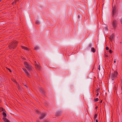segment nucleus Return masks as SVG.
<instances>
[{"instance_id": "29", "label": "nucleus", "mask_w": 122, "mask_h": 122, "mask_svg": "<svg viewBox=\"0 0 122 122\" xmlns=\"http://www.w3.org/2000/svg\"><path fill=\"white\" fill-rule=\"evenodd\" d=\"M120 21L121 24H122V17L121 18L120 20Z\"/></svg>"}, {"instance_id": "23", "label": "nucleus", "mask_w": 122, "mask_h": 122, "mask_svg": "<svg viewBox=\"0 0 122 122\" xmlns=\"http://www.w3.org/2000/svg\"><path fill=\"white\" fill-rule=\"evenodd\" d=\"M96 92L97 93V94H96V96H98L99 95V93L98 92V91H96Z\"/></svg>"}, {"instance_id": "34", "label": "nucleus", "mask_w": 122, "mask_h": 122, "mask_svg": "<svg viewBox=\"0 0 122 122\" xmlns=\"http://www.w3.org/2000/svg\"><path fill=\"white\" fill-rule=\"evenodd\" d=\"M36 111L38 113V114H39V113H40L39 112V111H38L37 110V111Z\"/></svg>"}, {"instance_id": "2", "label": "nucleus", "mask_w": 122, "mask_h": 122, "mask_svg": "<svg viewBox=\"0 0 122 122\" xmlns=\"http://www.w3.org/2000/svg\"><path fill=\"white\" fill-rule=\"evenodd\" d=\"M118 75V73L117 71H115L112 74H110L109 79L111 78L112 80H113V78L117 77Z\"/></svg>"}, {"instance_id": "13", "label": "nucleus", "mask_w": 122, "mask_h": 122, "mask_svg": "<svg viewBox=\"0 0 122 122\" xmlns=\"http://www.w3.org/2000/svg\"><path fill=\"white\" fill-rule=\"evenodd\" d=\"M25 73L26 74V75L27 77H30V75L28 71L25 72Z\"/></svg>"}, {"instance_id": "14", "label": "nucleus", "mask_w": 122, "mask_h": 122, "mask_svg": "<svg viewBox=\"0 0 122 122\" xmlns=\"http://www.w3.org/2000/svg\"><path fill=\"white\" fill-rule=\"evenodd\" d=\"M2 115L3 116V118H4V117H6V116L7 115L6 113L5 112H3L2 113Z\"/></svg>"}, {"instance_id": "9", "label": "nucleus", "mask_w": 122, "mask_h": 122, "mask_svg": "<svg viewBox=\"0 0 122 122\" xmlns=\"http://www.w3.org/2000/svg\"><path fill=\"white\" fill-rule=\"evenodd\" d=\"M114 34H112L110 36V39L111 41H112V40L114 39Z\"/></svg>"}, {"instance_id": "41", "label": "nucleus", "mask_w": 122, "mask_h": 122, "mask_svg": "<svg viewBox=\"0 0 122 122\" xmlns=\"http://www.w3.org/2000/svg\"><path fill=\"white\" fill-rule=\"evenodd\" d=\"M45 122H49L48 121H47V120H46L45 121Z\"/></svg>"}, {"instance_id": "1", "label": "nucleus", "mask_w": 122, "mask_h": 122, "mask_svg": "<svg viewBox=\"0 0 122 122\" xmlns=\"http://www.w3.org/2000/svg\"><path fill=\"white\" fill-rule=\"evenodd\" d=\"M17 41H14L10 43V45L9 46V47L10 49H15L17 47Z\"/></svg>"}, {"instance_id": "43", "label": "nucleus", "mask_w": 122, "mask_h": 122, "mask_svg": "<svg viewBox=\"0 0 122 122\" xmlns=\"http://www.w3.org/2000/svg\"><path fill=\"white\" fill-rule=\"evenodd\" d=\"M2 0H0V2Z\"/></svg>"}, {"instance_id": "12", "label": "nucleus", "mask_w": 122, "mask_h": 122, "mask_svg": "<svg viewBox=\"0 0 122 122\" xmlns=\"http://www.w3.org/2000/svg\"><path fill=\"white\" fill-rule=\"evenodd\" d=\"M2 111L6 112L4 109L2 107H0V112H1Z\"/></svg>"}, {"instance_id": "11", "label": "nucleus", "mask_w": 122, "mask_h": 122, "mask_svg": "<svg viewBox=\"0 0 122 122\" xmlns=\"http://www.w3.org/2000/svg\"><path fill=\"white\" fill-rule=\"evenodd\" d=\"M21 48H22V49L26 50H28V48L26 47L23 46H21Z\"/></svg>"}, {"instance_id": "8", "label": "nucleus", "mask_w": 122, "mask_h": 122, "mask_svg": "<svg viewBox=\"0 0 122 122\" xmlns=\"http://www.w3.org/2000/svg\"><path fill=\"white\" fill-rule=\"evenodd\" d=\"M39 90L42 93H44V91L43 88L42 87H40L39 88Z\"/></svg>"}, {"instance_id": "10", "label": "nucleus", "mask_w": 122, "mask_h": 122, "mask_svg": "<svg viewBox=\"0 0 122 122\" xmlns=\"http://www.w3.org/2000/svg\"><path fill=\"white\" fill-rule=\"evenodd\" d=\"M3 120L5 122H10V121L6 118H3Z\"/></svg>"}, {"instance_id": "28", "label": "nucleus", "mask_w": 122, "mask_h": 122, "mask_svg": "<svg viewBox=\"0 0 122 122\" xmlns=\"http://www.w3.org/2000/svg\"><path fill=\"white\" fill-rule=\"evenodd\" d=\"M109 52L110 53H111L112 52V51L111 50H110L109 51Z\"/></svg>"}, {"instance_id": "32", "label": "nucleus", "mask_w": 122, "mask_h": 122, "mask_svg": "<svg viewBox=\"0 0 122 122\" xmlns=\"http://www.w3.org/2000/svg\"><path fill=\"white\" fill-rule=\"evenodd\" d=\"M21 0H15L16 1V2H17V1H21Z\"/></svg>"}, {"instance_id": "27", "label": "nucleus", "mask_w": 122, "mask_h": 122, "mask_svg": "<svg viewBox=\"0 0 122 122\" xmlns=\"http://www.w3.org/2000/svg\"><path fill=\"white\" fill-rule=\"evenodd\" d=\"M36 66L37 68H39L40 67L38 65H37V64H36Z\"/></svg>"}, {"instance_id": "7", "label": "nucleus", "mask_w": 122, "mask_h": 122, "mask_svg": "<svg viewBox=\"0 0 122 122\" xmlns=\"http://www.w3.org/2000/svg\"><path fill=\"white\" fill-rule=\"evenodd\" d=\"M45 115L46 114L45 113H43L41 115V116L39 118L40 119H43Z\"/></svg>"}, {"instance_id": "25", "label": "nucleus", "mask_w": 122, "mask_h": 122, "mask_svg": "<svg viewBox=\"0 0 122 122\" xmlns=\"http://www.w3.org/2000/svg\"><path fill=\"white\" fill-rule=\"evenodd\" d=\"M104 56L106 57H108L109 56L107 54H105L104 55Z\"/></svg>"}, {"instance_id": "5", "label": "nucleus", "mask_w": 122, "mask_h": 122, "mask_svg": "<svg viewBox=\"0 0 122 122\" xmlns=\"http://www.w3.org/2000/svg\"><path fill=\"white\" fill-rule=\"evenodd\" d=\"M112 17H113L115 15H116V7L115 6L112 7Z\"/></svg>"}, {"instance_id": "38", "label": "nucleus", "mask_w": 122, "mask_h": 122, "mask_svg": "<svg viewBox=\"0 0 122 122\" xmlns=\"http://www.w3.org/2000/svg\"><path fill=\"white\" fill-rule=\"evenodd\" d=\"M102 100L101 101H100V103H102Z\"/></svg>"}, {"instance_id": "37", "label": "nucleus", "mask_w": 122, "mask_h": 122, "mask_svg": "<svg viewBox=\"0 0 122 122\" xmlns=\"http://www.w3.org/2000/svg\"><path fill=\"white\" fill-rule=\"evenodd\" d=\"M23 84L24 86H25L27 88V86L26 85H25V84Z\"/></svg>"}, {"instance_id": "16", "label": "nucleus", "mask_w": 122, "mask_h": 122, "mask_svg": "<svg viewBox=\"0 0 122 122\" xmlns=\"http://www.w3.org/2000/svg\"><path fill=\"white\" fill-rule=\"evenodd\" d=\"M35 23L36 24H37V25H39L40 24L38 20H36Z\"/></svg>"}, {"instance_id": "20", "label": "nucleus", "mask_w": 122, "mask_h": 122, "mask_svg": "<svg viewBox=\"0 0 122 122\" xmlns=\"http://www.w3.org/2000/svg\"><path fill=\"white\" fill-rule=\"evenodd\" d=\"M88 46L89 48H91L92 46V44H89L88 45Z\"/></svg>"}, {"instance_id": "3", "label": "nucleus", "mask_w": 122, "mask_h": 122, "mask_svg": "<svg viewBox=\"0 0 122 122\" xmlns=\"http://www.w3.org/2000/svg\"><path fill=\"white\" fill-rule=\"evenodd\" d=\"M24 64L25 66L28 71H30L32 70V66L28 64L27 62L26 61L25 62H24Z\"/></svg>"}, {"instance_id": "31", "label": "nucleus", "mask_w": 122, "mask_h": 122, "mask_svg": "<svg viewBox=\"0 0 122 122\" xmlns=\"http://www.w3.org/2000/svg\"><path fill=\"white\" fill-rule=\"evenodd\" d=\"M109 48L107 46L106 47V49L107 50H109Z\"/></svg>"}, {"instance_id": "39", "label": "nucleus", "mask_w": 122, "mask_h": 122, "mask_svg": "<svg viewBox=\"0 0 122 122\" xmlns=\"http://www.w3.org/2000/svg\"><path fill=\"white\" fill-rule=\"evenodd\" d=\"M96 122H98L97 119H96Z\"/></svg>"}, {"instance_id": "26", "label": "nucleus", "mask_w": 122, "mask_h": 122, "mask_svg": "<svg viewBox=\"0 0 122 122\" xmlns=\"http://www.w3.org/2000/svg\"><path fill=\"white\" fill-rule=\"evenodd\" d=\"M95 102H97V101H98L99 100V99L97 98H96L95 100Z\"/></svg>"}, {"instance_id": "42", "label": "nucleus", "mask_w": 122, "mask_h": 122, "mask_svg": "<svg viewBox=\"0 0 122 122\" xmlns=\"http://www.w3.org/2000/svg\"><path fill=\"white\" fill-rule=\"evenodd\" d=\"M116 61H114V63H116Z\"/></svg>"}, {"instance_id": "36", "label": "nucleus", "mask_w": 122, "mask_h": 122, "mask_svg": "<svg viewBox=\"0 0 122 122\" xmlns=\"http://www.w3.org/2000/svg\"><path fill=\"white\" fill-rule=\"evenodd\" d=\"M100 90V89H97V91H98V92Z\"/></svg>"}, {"instance_id": "18", "label": "nucleus", "mask_w": 122, "mask_h": 122, "mask_svg": "<svg viewBox=\"0 0 122 122\" xmlns=\"http://www.w3.org/2000/svg\"><path fill=\"white\" fill-rule=\"evenodd\" d=\"M11 79L12 81L15 82L16 83H17L15 79L14 78H12Z\"/></svg>"}, {"instance_id": "35", "label": "nucleus", "mask_w": 122, "mask_h": 122, "mask_svg": "<svg viewBox=\"0 0 122 122\" xmlns=\"http://www.w3.org/2000/svg\"><path fill=\"white\" fill-rule=\"evenodd\" d=\"M98 69H99V70H100V65H99V68H98Z\"/></svg>"}, {"instance_id": "6", "label": "nucleus", "mask_w": 122, "mask_h": 122, "mask_svg": "<svg viewBox=\"0 0 122 122\" xmlns=\"http://www.w3.org/2000/svg\"><path fill=\"white\" fill-rule=\"evenodd\" d=\"M61 114V111H59L56 112V113L55 116H60Z\"/></svg>"}, {"instance_id": "19", "label": "nucleus", "mask_w": 122, "mask_h": 122, "mask_svg": "<svg viewBox=\"0 0 122 122\" xmlns=\"http://www.w3.org/2000/svg\"><path fill=\"white\" fill-rule=\"evenodd\" d=\"M22 69L24 71V72H25H25H26L27 71V70L23 68H22Z\"/></svg>"}, {"instance_id": "46", "label": "nucleus", "mask_w": 122, "mask_h": 122, "mask_svg": "<svg viewBox=\"0 0 122 122\" xmlns=\"http://www.w3.org/2000/svg\"><path fill=\"white\" fill-rule=\"evenodd\" d=\"M120 43H121V42H120Z\"/></svg>"}, {"instance_id": "22", "label": "nucleus", "mask_w": 122, "mask_h": 122, "mask_svg": "<svg viewBox=\"0 0 122 122\" xmlns=\"http://www.w3.org/2000/svg\"><path fill=\"white\" fill-rule=\"evenodd\" d=\"M38 47L37 46H36L35 47L34 50H37L38 49Z\"/></svg>"}, {"instance_id": "44", "label": "nucleus", "mask_w": 122, "mask_h": 122, "mask_svg": "<svg viewBox=\"0 0 122 122\" xmlns=\"http://www.w3.org/2000/svg\"><path fill=\"white\" fill-rule=\"evenodd\" d=\"M38 122H40L39 121H38Z\"/></svg>"}, {"instance_id": "4", "label": "nucleus", "mask_w": 122, "mask_h": 122, "mask_svg": "<svg viewBox=\"0 0 122 122\" xmlns=\"http://www.w3.org/2000/svg\"><path fill=\"white\" fill-rule=\"evenodd\" d=\"M117 21L115 19L113 20L112 23V25L114 28L116 29L117 26Z\"/></svg>"}, {"instance_id": "17", "label": "nucleus", "mask_w": 122, "mask_h": 122, "mask_svg": "<svg viewBox=\"0 0 122 122\" xmlns=\"http://www.w3.org/2000/svg\"><path fill=\"white\" fill-rule=\"evenodd\" d=\"M97 114H95V115H94V119H95V120L96 119L97 117Z\"/></svg>"}, {"instance_id": "30", "label": "nucleus", "mask_w": 122, "mask_h": 122, "mask_svg": "<svg viewBox=\"0 0 122 122\" xmlns=\"http://www.w3.org/2000/svg\"><path fill=\"white\" fill-rule=\"evenodd\" d=\"M7 69L8 70H9V71H10V72H12L11 71L10 69H9V68H8Z\"/></svg>"}, {"instance_id": "24", "label": "nucleus", "mask_w": 122, "mask_h": 122, "mask_svg": "<svg viewBox=\"0 0 122 122\" xmlns=\"http://www.w3.org/2000/svg\"><path fill=\"white\" fill-rule=\"evenodd\" d=\"M103 30H106L107 31L108 30V29L107 27H106Z\"/></svg>"}, {"instance_id": "40", "label": "nucleus", "mask_w": 122, "mask_h": 122, "mask_svg": "<svg viewBox=\"0 0 122 122\" xmlns=\"http://www.w3.org/2000/svg\"><path fill=\"white\" fill-rule=\"evenodd\" d=\"M78 18L79 19H80V16H79V15H78Z\"/></svg>"}, {"instance_id": "15", "label": "nucleus", "mask_w": 122, "mask_h": 122, "mask_svg": "<svg viewBox=\"0 0 122 122\" xmlns=\"http://www.w3.org/2000/svg\"><path fill=\"white\" fill-rule=\"evenodd\" d=\"M91 51L94 53L96 51V50L94 48L92 47L91 48Z\"/></svg>"}, {"instance_id": "21", "label": "nucleus", "mask_w": 122, "mask_h": 122, "mask_svg": "<svg viewBox=\"0 0 122 122\" xmlns=\"http://www.w3.org/2000/svg\"><path fill=\"white\" fill-rule=\"evenodd\" d=\"M16 2V1L15 0L13 3H12V5H14L15 4Z\"/></svg>"}, {"instance_id": "45", "label": "nucleus", "mask_w": 122, "mask_h": 122, "mask_svg": "<svg viewBox=\"0 0 122 122\" xmlns=\"http://www.w3.org/2000/svg\"><path fill=\"white\" fill-rule=\"evenodd\" d=\"M97 108V107H96V108Z\"/></svg>"}, {"instance_id": "33", "label": "nucleus", "mask_w": 122, "mask_h": 122, "mask_svg": "<svg viewBox=\"0 0 122 122\" xmlns=\"http://www.w3.org/2000/svg\"><path fill=\"white\" fill-rule=\"evenodd\" d=\"M114 89L115 90L116 89V87H114Z\"/></svg>"}]
</instances>
